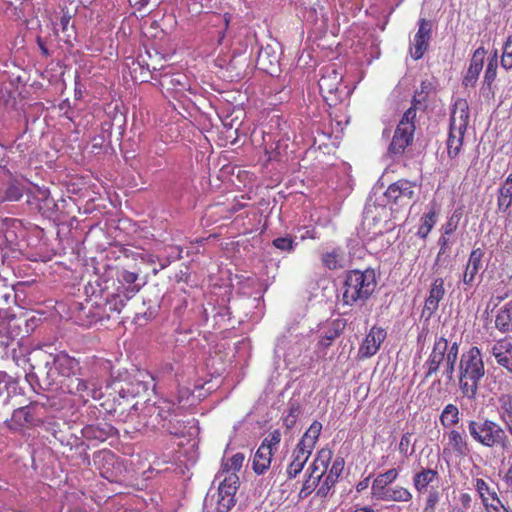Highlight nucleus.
<instances>
[{
    "instance_id": "6e6d98bb",
    "label": "nucleus",
    "mask_w": 512,
    "mask_h": 512,
    "mask_svg": "<svg viewBox=\"0 0 512 512\" xmlns=\"http://www.w3.org/2000/svg\"><path fill=\"white\" fill-rule=\"evenodd\" d=\"M438 244L440 246V250H439V253H438V258L440 257V255L442 254H445L446 251H447V248L449 246V240L446 236H441L438 240Z\"/></svg>"
},
{
    "instance_id": "1a4fd4ad",
    "label": "nucleus",
    "mask_w": 512,
    "mask_h": 512,
    "mask_svg": "<svg viewBox=\"0 0 512 512\" xmlns=\"http://www.w3.org/2000/svg\"><path fill=\"white\" fill-rule=\"evenodd\" d=\"M415 188L416 185L414 183L407 180H399L387 188L385 197L393 204L408 206L413 201Z\"/></svg>"
},
{
    "instance_id": "09e8293b",
    "label": "nucleus",
    "mask_w": 512,
    "mask_h": 512,
    "mask_svg": "<svg viewBox=\"0 0 512 512\" xmlns=\"http://www.w3.org/2000/svg\"><path fill=\"white\" fill-rule=\"evenodd\" d=\"M497 55L495 54L488 62L486 70H485V82L490 85L494 79L496 78V71H497Z\"/></svg>"
},
{
    "instance_id": "58836bf2",
    "label": "nucleus",
    "mask_w": 512,
    "mask_h": 512,
    "mask_svg": "<svg viewBox=\"0 0 512 512\" xmlns=\"http://www.w3.org/2000/svg\"><path fill=\"white\" fill-rule=\"evenodd\" d=\"M33 407L25 406L16 409L13 412L12 419L15 423L20 426H24L26 424H34L35 418L32 413Z\"/></svg>"
},
{
    "instance_id": "412c9836",
    "label": "nucleus",
    "mask_w": 512,
    "mask_h": 512,
    "mask_svg": "<svg viewBox=\"0 0 512 512\" xmlns=\"http://www.w3.org/2000/svg\"><path fill=\"white\" fill-rule=\"evenodd\" d=\"M485 52L482 48H478L470 61L469 68L466 72V75L463 79V84L465 87L474 86L479 74L483 68Z\"/></svg>"
},
{
    "instance_id": "bb28decb",
    "label": "nucleus",
    "mask_w": 512,
    "mask_h": 512,
    "mask_svg": "<svg viewBox=\"0 0 512 512\" xmlns=\"http://www.w3.org/2000/svg\"><path fill=\"white\" fill-rule=\"evenodd\" d=\"M308 477L304 481L300 494L308 496L320 483L325 473H322L321 468L313 461L307 469Z\"/></svg>"
},
{
    "instance_id": "dca6fc26",
    "label": "nucleus",
    "mask_w": 512,
    "mask_h": 512,
    "mask_svg": "<svg viewBox=\"0 0 512 512\" xmlns=\"http://www.w3.org/2000/svg\"><path fill=\"white\" fill-rule=\"evenodd\" d=\"M344 468V460L341 457H337L328 472V474L321 479L319 483V487L317 489V495L320 497H327L331 489L334 487L336 482L338 481L339 476L341 475Z\"/></svg>"
},
{
    "instance_id": "603ef678",
    "label": "nucleus",
    "mask_w": 512,
    "mask_h": 512,
    "mask_svg": "<svg viewBox=\"0 0 512 512\" xmlns=\"http://www.w3.org/2000/svg\"><path fill=\"white\" fill-rule=\"evenodd\" d=\"M235 505L234 496L229 497H219L217 500V512H229L231 508Z\"/></svg>"
},
{
    "instance_id": "79ce46f5",
    "label": "nucleus",
    "mask_w": 512,
    "mask_h": 512,
    "mask_svg": "<svg viewBox=\"0 0 512 512\" xmlns=\"http://www.w3.org/2000/svg\"><path fill=\"white\" fill-rule=\"evenodd\" d=\"M475 489L479 493L483 504L489 503V500L492 499V495L497 494L494 490L490 489L485 480L480 478L476 479Z\"/></svg>"
},
{
    "instance_id": "a19ab883",
    "label": "nucleus",
    "mask_w": 512,
    "mask_h": 512,
    "mask_svg": "<svg viewBox=\"0 0 512 512\" xmlns=\"http://www.w3.org/2000/svg\"><path fill=\"white\" fill-rule=\"evenodd\" d=\"M244 455L242 453L234 454L230 459L222 463L221 470L218 473H235L242 468L244 462Z\"/></svg>"
},
{
    "instance_id": "a211bd4d",
    "label": "nucleus",
    "mask_w": 512,
    "mask_h": 512,
    "mask_svg": "<svg viewBox=\"0 0 512 512\" xmlns=\"http://www.w3.org/2000/svg\"><path fill=\"white\" fill-rule=\"evenodd\" d=\"M322 263L330 270H337L346 267L349 263V257L341 247L327 249L322 254Z\"/></svg>"
},
{
    "instance_id": "a18cd8bd",
    "label": "nucleus",
    "mask_w": 512,
    "mask_h": 512,
    "mask_svg": "<svg viewBox=\"0 0 512 512\" xmlns=\"http://www.w3.org/2000/svg\"><path fill=\"white\" fill-rule=\"evenodd\" d=\"M280 441L281 433L278 430H274L267 435L261 446H266L268 450H271L274 453V451L277 450Z\"/></svg>"
},
{
    "instance_id": "72a5a7b5",
    "label": "nucleus",
    "mask_w": 512,
    "mask_h": 512,
    "mask_svg": "<svg viewBox=\"0 0 512 512\" xmlns=\"http://www.w3.org/2000/svg\"><path fill=\"white\" fill-rule=\"evenodd\" d=\"M112 432L113 428L107 424L102 427L99 425H90L83 429L85 437L98 441H105L112 434Z\"/></svg>"
},
{
    "instance_id": "2eb2a0df",
    "label": "nucleus",
    "mask_w": 512,
    "mask_h": 512,
    "mask_svg": "<svg viewBox=\"0 0 512 512\" xmlns=\"http://www.w3.org/2000/svg\"><path fill=\"white\" fill-rule=\"evenodd\" d=\"M497 363L512 374V339L496 341L490 349Z\"/></svg>"
},
{
    "instance_id": "4be33fe9",
    "label": "nucleus",
    "mask_w": 512,
    "mask_h": 512,
    "mask_svg": "<svg viewBox=\"0 0 512 512\" xmlns=\"http://www.w3.org/2000/svg\"><path fill=\"white\" fill-rule=\"evenodd\" d=\"M483 256H484V252L480 248L473 249L471 251L467 265H466L465 272L463 274L464 284L471 285L474 282L475 276L478 274L479 270L482 268Z\"/></svg>"
},
{
    "instance_id": "8fccbe9b",
    "label": "nucleus",
    "mask_w": 512,
    "mask_h": 512,
    "mask_svg": "<svg viewBox=\"0 0 512 512\" xmlns=\"http://www.w3.org/2000/svg\"><path fill=\"white\" fill-rule=\"evenodd\" d=\"M439 500V492L437 490H431L426 498L423 512H435Z\"/></svg>"
},
{
    "instance_id": "e2e57ef3",
    "label": "nucleus",
    "mask_w": 512,
    "mask_h": 512,
    "mask_svg": "<svg viewBox=\"0 0 512 512\" xmlns=\"http://www.w3.org/2000/svg\"><path fill=\"white\" fill-rule=\"evenodd\" d=\"M351 512H375V510L369 506L356 507Z\"/></svg>"
},
{
    "instance_id": "0e129e2a",
    "label": "nucleus",
    "mask_w": 512,
    "mask_h": 512,
    "mask_svg": "<svg viewBox=\"0 0 512 512\" xmlns=\"http://www.w3.org/2000/svg\"><path fill=\"white\" fill-rule=\"evenodd\" d=\"M367 486H368V479H365L364 481L360 482L357 485V490L361 491V490L365 489Z\"/></svg>"
},
{
    "instance_id": "9b49d317",
    "label": "nucleus",
    "mask_w": 512,
    "mask_h": 512,
    "mask_svg": "<svg viewBox=\"0 0 512 512\" xmlns=\"http://www.w3.org/2000/svg\"><path fill=\"white\" fill-rule=\"evenodd\" d=\"M418 25V31L413 38L410 48L411 57L415 60L422 58L427 50L432 30L431 22L424 18L419 20Z\"/></svg>"
},
{
    "instance_id": "37998d69",
    "label": "nucleus",
    "mask_w": 512,
    "mask_h": 512,
    "mask_svg": "<svg viewBox=\"0 0 512 512\" xmlns=\"http://www.w3.org/2000/svg\"><path fill=\"white\" fill-rule=\"evenodd\" d=\"M331 459H332V451L330 449L323 448L318 451V453L314 459V462L319 466V468H321L322 473H325Z\"/></svg>"
},
{
    "instance_id": "393cba45",
    "label": "nucleus",
    "mask_w": 512,
    "mask_h": 512,
    "mask_svg": "<svg viewBox=\"0 0 512 512\" xmlns=\"http://www.w3.org/2000/svg\"><path fill=\"white\" fill-rule=\"evenodd\" d=\"M278 60V55L275 50L270 45H267L259 50L257 65L261 70L273 74L276 70Z\"/></svg>"
},
{
    "instance_id": "7c9ffc66",
    "label": "nucleus",
    "mask_w": 512,
    "mask_h": 512,
    "mask_svg": "<svg viewBox=\"0 0 512 512\" xmlns=\"http://www.w3.org/2000/svg\"><path fill=\"white\" fill-rule=\"evenodd\" d=\"M438 472L434 469H422L420 472H417L413 476V485L414 488L422 493L426 491L428 485H430L437 478Z\"/></svg>"
},
{
    "instance_id": "f257e3e1",
    "label": "nucleus",
    "mask_w": 512,
    "mask_h": 512,
    "mask_svg": "<svg viewBox=\"0 0 512 512\" xmlns=\"http://www.w3.org/2000/svg\"><path fill=\"white\" fill-rule=\"evenodd\" d=\"M485 375V367L481 351L478 347H471L460 357L459 362V388L464 397L476 399L479 384Z\"/></svg>"
},
{
    "instance_id": "c756f323",
    "label": "nucleus",
    "mask_w": 512,
    "mask_h": 512,
    "mask_svg": "<svg viewBox=\"0 0 512 512\" xmlns=\"http://www.w3.org/2000/svg\"><path fill=\"white\" fill-rule=\"evenodd\" d=\"M497 411L499 419L506 425V428L512 427V396L510 394H501L498 397Z\"/></svg>"
},
{
    "instance_id": "13d9d810",
    "label": "nucleus",
    "mask_w": 512,
    "mask_h": 512,
    "mask_svg": "<svg viewBox=\"0 0 512 512\" xmlns=\"http://www.w3.org/2000/svg\"><path fill=\"white\" fill-rule=\"evenodd\" d=\"M150 0H129L130 4H133L137 10L141 11L144 9Z\"/></svg>"
},
{
    "instance_id": "6e6552de",
    "label": "nucleus",
    "mask_w": 512,
    "mask_h": 512,
    "mask_svg": "<svg viewBox=\"0 0 512 512\" xmlns=\"http://www.w3.org/2000/svg\"><path fill=\"white\" fill-rule=\"evenodd\" d=\"M44 366L51 382L56 381L57 376H62L69 381L73 376L81 375L79 362L64 352L49 355Z\"/></svg>"
},
{
    "instance_id": "4c0bfd02",
    "label": "nucleus",
    "mask_w": 512,
    "mask_h": 512,
    "mask_svg": "<svg viewBox=\"0 0 512 512\" xmlns=\"http://www.w3.org/2000/svg\"><path fill=\"white\" fill-rule=\"evenodd\" d=\"M495 326L501 332L512 331V313L507 307L501 308L495 318Z\"/></svg>"
},
{
    "instance_id": "f3484780",
    "label": "nucleus",
    "mask_w": 512,
    "mask_h": 512,
    "mask_svg": "<svg viewBox=\"0 0 512 512\" xmlns=\"http://www.w3.org/2000/svg\"><path fill=\"white\" fill-rule=\"evenodd\" d=\"M444 294V280L442 278L435 279L431 285L429 295L425 300L422 315L430 318L437 311L439 302L444 297Z\"/></svg>"
},
{
    "instance_id": "49530a36",
    "label": "nucleus",
    "mask_w": 512,
    "mask_h": 512,
    "mask_svg": "<svg viewBox=\"0 0 512 512\" xmlns=\"http://www.w3.org/2000/svg\"><path fill=\"white\" fill-rule=\"evenodd\" d=\"M122 279L126 284L132 285L127 289V292L130 294V296H133L139 292L140 286L134 284L138 279V274L130 271H124L122 273Z\"/></svg>"
},
{
    "instance_id": "f8f14e48",
    "label": "nucleus",
    "mask_w": 512,
    "mask_h": 512,
    "mask_svg": "<svg viewBox=\"0 0 512 512\" xmlns=\"http://www.w3.org/2000/svg\"><path fill=\"white\" fill-rule=\"evenodd\" d=\"M387 336L386 331L381 327L373 326L361 343L358 355L360 358H370L380 349L381 344Z\"/></svg>"
},
{
    "instance_id": "473e14b6",
    "label": "nucleus",
    "mask_w": 512,
    "mask_h": 512,
    "mask_svg": "<svg viewBox=\"0 0 512 512\" xmlns=\"http://www.w3.org/2000/svg\"><path fill=\"white\" fill-rule=\"evenodd\" d=\"M460 421L459 409L454 404H447L441 412L440 423L443 427L449 428L455 426Z\"/></svg>"
},
{
    "instance_id": "5fc2aeb1",
    "label": "nucleus",
    "mask_w": 512,
    "mask_h": 512,
    "mask_svg": "<svg viewBox=\"0 0 512 512\" xmlns=\"http://www.w3.org/2000/svg\"><path fill=\"white\" fill-rule=\"evenodd\" d=\"M11 377L5 372L0 371V395L7 390Z\"/></svg>"
},
{
    "instance_id": "774afa93",
    "label": "nucleus",
    "mask_w": 512,
    "mask_h": 512,
    "mask_svg": "<svg viewBox=\"0 0 512 512\" xmlns=\"http://www.w3.org/2000/svg\"><path fill=\"white\" fill-rule=\"evenodd\" d=\"M469 500H470L469 495H467V494H463V495H462V502H463V503L468 502Z\"/></svg>"
},
{
    "instance_id": "bf43d9fd",
    "label": "nucleus",
    "mask_w": 512,
    "mask_h": 512,
    "mask_svg": "<svg viewBox=\"0 0 512 512\" xmlns=\"http://www.w3.org/2000/svg\"><path fill=\"white\" fill-rule=\"evenodd\" d=\"M456 229V225L449 221L444 226V236L452 234Z\"/></svg>"
},
{
    "instance_id": "c9c22d12",
    "label": "nucleus",
    "mask_w": 512,
    "mask_h": 512,
    "mask_svg": "<svg viewBox=\"0 0 512 512\" xmlns=\"http://www.w3.org/2000/svg\"><path fill=\"white\" fill-rule=\"evenodd\" d=\"M24 187L18 180L11 181L4 192L0 195L1 201L15 202L23 196Z\"/></svg>"
},
{
    "instance_id": "6ab92c4d",
    "label": "nucleus",
    "mask_w": 512,
    "mask_h": 512,
    "mask_svg": "<svg viewBox=\"0 0 512 512\" xmlns=\"http://www.w3.org/2000/svg\"><path fill=\"white\" fill-rule=\"evenodd\" d=\"M447 446L444 448V453L448 450L455 453L457 456H466L470 449L466 436L457 430H450L446 433Z\"/></svg>"
},
{
    "instance_id": "864d4df0",
    "label": "nucleus",
    "mask_w": 512,
    "mask_h": 512,
    "mask_svg": "<svg viewBox=\"0 0 512 512\" xmlns=\"http://www.w3.org/2000/svg\"><path fill=\"white\" fill-rule=\"evenodd\" d=\"M331 343L332 342H330L329 340H326V338L320 336V338L317 342V349H316L318 358L325 356V354H326L325 349L328 348L331 345Z\"/></svg>"
},
{
    "instance_id": "20e7f679",
    "label": "nucleus",
    "mask_w": 512,
    "mask_h": 512,
    "mask_svg": "<svg viewBox=\"0 0 512 512\" xmlns=\"http://www.w3.org/2000/svg\"><path fill=\"white\" fill-rule=\"evenodd\" d=\"M468 431L475 442L487 448L497 446L506 448L509 443L505 430L498 423L490 419L469 421Z\"/></svg>"
},
{
    "instance_id": "c03bdc74",
    "label": "nucleus",
    "mask_w": 512,
    "mask_h": 512,
    "mask_svg": "<svg viewBox=\"0 0 512 512\" xmlns=\"http://www.w3.org/2000/svg\"><path fill=\"white\" fill-rule=\"evenodd\" d=\"M501 65L506 70L512 68V37H509L503 46Z\"/></svg>"
},
{
    "instance_id": "2f4dec72",
    "label": "nucleus",
    "mask_w": 512,
    "mask_h": 512,
    "mask_svg": "<svg viewBox=\"0 0 512 512\" xmlns=\"http://www.w3.org/2000/svg\"><path fill=\"white\" fill-rule=\"evenodd\" d=\"M322 430V424L318 421H314L308 430L304 433L301 440L299 441V445L305 447L311 451H313L315 444L319 438V435Z\"/></svg>"
},
{
    "instance_id": "ddd939ff",
    "label": "nucleus",
    "mask_w": 512,
    "mask_h": 512,
    "mask_svg": "<svg viewBox=\"0 0 512 512\" xmlns=\"http://www.w3.org/2000/svg\"><path fill=\"white\" fill-rule=\"evenodd\" d=\"M342 82V75L337 71L335 65L322 69V76L318 81L320 92L325 99L338 92Z\"/></svg>"
},
{
    "instance_id": "f704fd0d",
    "label": "nucleus",
    "mask_w": 512,
    "mask_h": 512,
    "mask_svg": "<svg viewBox=\"0 0 512 512\" xmlns=\"http://www.w3.org/2000/svg\"><path fill=\"white\" fill-rule=\"evenodd\" d=\"M459 345L457 342H453L450 345V350L446 354V362L444 363V375L448 380H452L454 377L455 366L458 360Z\"/></svg>"
},
{
    "instance_id": "5701e85b",
    "label": "nucleus",
    "mask_w": 512,
    "mask_h": 512,
    "mask_svg": "<svg viewBox=\"0 0 512 512\" xmlns=\"http://www.w3.org/2000/svg\"><path fill=\"white\" fill-rule=\"evenodd\" d=\"M215 481L219 482L218 498L235 496L239 485V477L235 473H217Z\"/></svg>"
},
{
    "instance_id": "680f3d73",
    "label": "nucleus",
    "mask_w": 512,
    "mask_h": 512,
    "mask_svg": "<svg viewBox=\"0 0 512 512\" xmlns=\"http://www.w3.org/2000/svg\"><path fill=\"white\" fill-rule=\"evenodd\" d=\"M409 444V435L408 434H404L401 438V441H400V445H399V449L403 452V451H406V447L408 446Z\"/></svg>"
},
{
    "instance_id": "423d86ee",
    "label": "nucleus",
    "mask_w": 512,
    "mask_h": 512,
    "mask_svg": "<svg viewBox=\"0 0 512 512\" xmlns=\"http://www.w3.org/2000/svg\"><path fill=\"white\" fill-rule=\"evenodd\" d=\"M310 344V337L294 334L289 330L278 338L274 350L275 356L283 358L287 364L293 363L307 350Z\"/></svg>"
},
{
    "instance_id": "c85d7f7f",
    "label": "nucleus",
    "mask_w": 512,
    "mask_h": 512,
    "mask_svg": "<svg viewBox=\"0 0 512 512\" xmlns=\"http://www.w3.org/2000/svg\"><path fill=\"white\" fill-rule=\"evenodd\" d=\"M273 452L268 450L266 446H259L254 457H253V470L258 475L265 473L270 467Z\"/></svg>"
},
{
    "instance_id": "cd10ccee",
    "label": "nucleus",
    "mask_w": 512,
    "mask_h": 512,
    "mask_svg": "<svg viewBox=\"0 0 512 512\" xmlns=\"http://www.w3.org/2000/svg\"><path fill=\"white\" fill-rule=\"evenodd\" d=\"M412 497V493L407 488L396 485L388 488L375 499L379 501L409 502Z\"/></svg>"
},
{
    "instance_id": "f03ea898",
    "label": "nucleus",
    "mask_w": 512,
    "mask_h": 512,
    "mask_svg": "<svg viewBox=\"0 0 512 512\" xmlns=\"http://www.w3.org/2000/svg\"><path fill=\"white\" fill-rule=\"evenodd\" d=\"M375 287L376 279L373 270L350 271L344 282L342 301L349 306L359 301L364 302L373 293Z\"/></svg>"
},
{
    "instance_id": "39448f33",
    "label": "nucleus",
    "mask_w": 512,
    "mask_h": 512,
    "mask_svg": "<svg viewBox=\"0 0 512 512\" xmlns=\"http://www.w3.org/2000/svg\"><path fill=\"white\" fill-rule=\"evenodd\" d=\"M144 410L146 412H158L159 420L157 422L154 420L146 421L143 423V426L151 428L161 427L172 435H179L183 433L181 422L179 420H174V417L181 414V408L174 402L162 399L156 403H145Z\"/></svg>"
},
{
    "instance_id": "ea45409f",
    "label": "nucleus",
    "mask_w": 512,
    "mask_h": 512,
    "mask_svg": "<svg viewBox=\"0 0 512 512\" xmlns=\"http://www.w3.org/2000/svg\"><path fill=\"white\" fill-rule=\"evenodd\" d=\"M300 414H301L300 403L296 400H291L288 403L287 413L283 417V423L286 426V428H288V429L292 428L295 425Z\"/></svg>"
},
{
    "instance_id": "e433bc0d",
    "label": "nucleus",
    "mask_w": 512,
    "mask_h": 512,
    "mask_svg": "<svg viewBox=\"0 0 512 512\" xmlns=\"http://www.w3.org/2000/svg\"><path fill=\"white\" fill-rule=\"evenodd\" d=\"M437 222V212L434 208L425 213L421 218V224L419 226L417 235L425 239L430 231L433 229Z\"/></svg>"
},
{
    "instance_id": "b1692460",
    "label": "nucleus",
    "mask_w": 512,
    "mask_h": 512,
    "mask_svg": "<svg viewBox=\"0 0 512 512\" xmlns=\"http://www.w3.org/2000/svg\"><path fill=\"white\" fill-rule=\"evenodd\" d=\"M398 475L399 471L395 468H391L384 473L377 475L371 486L372 497L377 498L388 488H390V485L398 478Z\"/></svg>"
},
{
    "instance_id": "4d7b16f0",
    "label": "nucleus",
    "mask_w": 512,
    "mask_h": 512,
    "mask_svg": "<svg viewBox=\"0 0 512 512\" xmlns=\"http://www.w3.org/2000/svg\"><path fill=\"white\" fill-rule=\"evenodd\" d=\"M339 330L337 328H329L327 331L324 332L322 337L326 338V340H329L330 342H333V340L338 337Z\"/></svg>"
},
{
    "instance_id": "0eeeda50",
    "label": "nucleus",
    "mask_w": 512,
    "mask_h": 512,
    "mask_svg": "<svg viewBox=\"0 0 512 512\" xmlns=\"http://www.w3.org/2000/svg\"><path fill=\"white\" fill-rule=\"evenodd\" d=\"M416 114L417 111L415 107H410L403 114L388 149L390 155L396 156L402 154L405 148L412 143Z\"/></svg>"
},
{
    "instance_id": "7ed1b4c3",
    "label": "nucleus",
    "mask_w": 512,
    "mask_h": 512,
    "mask_svg": "<svg viewBox=\"0 0 512 512\" xmlns=\"http://www.w3.org/2000/svg\"><path fill=\"white\" fill-rule=\"evenodd\" d=\"M469 121L468 105L465 101H458L451 114L450 130L447 139V154L454 161L461 153L464 135Z\"/></svg>"
},
{
    "instance_id": "a878e982",
    "label": "nucleus",
    "mask_w": 512,
    "mask_h": 512,
    "mask_svg": "<svg viewBox=\"0 0 512 512\" xmlns=\"http://www.w3.org/2000/svg\"><path fill=\"white\" fill-rule=\"evenodd\" d=\"M512 206V173L498 189L497 207L500 212H506Z\"/></svg>"
},
{
    "instance_id": "338daca9",
    "label": "nucleus",
    "mask_w": 512,
    "mask_h": 512,
    "mask_svg": "<svg viewBox=\"0 0 512 512\" xmlns=\"http://www.w3.org/2000/svg\"><path fill=\"white\" fill-rule=\"evenodd\" d=\"M138 410H139V405H138V403H136L132 406V408L129 412V416L132 417L133 415H135L138 412Z\"/></svg>"
},
{
    "instance_id": "9d476101",
    "label": "nucleus",
    "mask_w": 512,
    "mask_h": 512,
    "mask_svg": "<svg viewBox=\"0 0 512 512\" xmlns=\"http://www.w3.org/2000/svg\"><path fill=\"white\" fill-rule=\"evenodd\" d=\"M450 345L444 337H439L435 340L433 349L423 365L426 369L425 378L431 377L438 371L440 364L446 362V354L450 350Z\"/></svg>"
},
{
    "instance_id": "aec40b11",
    "label": "nucleus",
    "mask_w": 512,
    "mask_h": 512,
    "mask_svg": "<svg viewBox=\"0 0 512 512\" xmlns=\"http://www.w3.org/2000/svg\"><path fill=\"white\" fill-rule=\"evenodd\" d=\"M311 453V450L297 444L291 456L292 460L287 467V474L289 478H295L303 470Z\"/></svg>"
},
{
    "instance_id": "4468645a",
    "label": "nucleus",
    "mask_w": 512,
    "mask_h": 512,
    "mask_svg": "<svg viewBox=\"0 0 512 512\" xmlns=\"http://www.w3.org/2000/svg\"><path fill=\"white\" fill-rule=\"evenodd\" d=\"M66 387L69 393L79 395L85 400L88 397L97 399L101 396L100 389L97 388L95 381H86L80 377L69 379Z\"/></svg>"
},
{
    "instance_id": "3c124183",
    "label": "nucleus",
    "mask_w": 512,
    "mask_h": 512,
    "mask_svg": "<svg viewBox=\"0 0 512 512\" xmlns=\"http://www.w3.org/2000/svg\"><path fill=\"white\" fill-rule=\"evenodd\" d=\"M484 505L487 509V512H509L497 494H493L492 499L489 500V503H484Z\"/></svg>"
},
{
    "instance_id": "de8ad7c7",
    "label": "nucleus",
    "mask_w": 512,
    "mask_h": 512,
    "mask_svg": "<svg viewBox=\"0 0 512 512\" xmlns=\"http://www.w3.org/2000/svg\"><path fill=\"white\" fill-rule=\"evenodd\" d=\"M273 246L281 251H293L296 243L291 237H279L273 240Z\"/></svg>"
},
{
    "instance_id": "052dcab7",
    "label": "nucleus",
    "mask_w": 512,
    "mask_h": 512,
    "mask_svg": "<svg viewBox=\"0 0 512 512\" xmlns=\"http://www.w3.org/2000/svg\"><path fill=\"white\" fill-rule=\"evenodd\" d=\"M141 410L143 411L145 417L148 416L147 421L154 420L157 422L159 420L158 412H146L144 410V406L141 408Z\"/></svg>"
},
{
    "instance_id": "69168bd1",
    "label": "nucleus",
    "mask_w": 512,
    "mask_h": 512,
    "mask_svg": "<svg viewBox=\"0 0 512 512\" xmlns=\"http://www.w3.org/2000/svg\"><path fill=\"white\" fill-rule=\"evenodd\" d=\"M448 512H465L463 508L458 505L451 506Z\"/></svg>"
}]
</instances>
